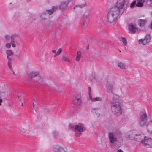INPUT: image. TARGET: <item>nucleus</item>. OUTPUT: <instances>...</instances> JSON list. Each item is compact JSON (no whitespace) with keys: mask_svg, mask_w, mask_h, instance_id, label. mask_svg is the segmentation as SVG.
Wrapping results in <instances>:
<instances>
[{"mask_svg":"<svg viewBox=\"0 0 152 152\" xmlns=\"http://www.w3.org/2000/svg\"><path fill=\"white\" fill-rule=\"evenodd\" d=\"M115 87L114 82L108 83L106 86L107 92L111 93L113 96L110 99L112 113L115 115H121L122 110L120 105L119 97L117 95L113 94V92L115 89Z\"/></svg>","mask_w":152,"mask_h":152,"instance_id":"f257e3e1","label":"nucleus"},{"mask_svg":"<svg viewBox=\"0 0 152 152\" xmlns=\"http://www.w3.org/2000/svg\"><path fill=\"white\" fill-rule=\"evenodd\" d=\"M128 3L125 0H118L116 6L111 8L108 13L118 18L120 13L122 14L126 9Z\"/></svg>","mask_w":152,"mask_h":152,"instance_id":"f03ea898","label":"nucleus"},{"mask_svg":"<svg viewBox=\"0 0 152 152\" xmlns=\"http://www.w3.org/2000/svg\"><path fill=\"white\" fill-rule=\"evenodd\" d=\"M147 115L146 111L143 110L140 114L138 123L140 127H147L148 124L147 122Z\"/></svg>","mask_w":152,"mask_h":152,"instance_id":"7ed1b4c3","label":"nucleus"},{"mask_svg":"<svg viewBox=\"0 0 152 152\" xmlns=\"http://www.w3.org/2000/svg\"><path fill=\"white\" fill-rule=\"evenodd\" d=\"M69 127L75 132V136L77 137H79L82 134V133L83 131V126L79 125L70 126Z\"/></svg>","mask_w":152,"mask_h":152,"instance_id":"20e7f679","label":"nucleus"},{"mask_svg":"<svg viewBox=\"0 0 152 152\" xmlns=\"http://www.w3.org/2000/svg\"><path fill=\"white\" fill-rule=\"evenodd\" d=\"M108 136L110 141L111 143H115V146L116 145L117 148H118L120 147V145L118 144L119 142L117 140V138L115 137L114 134L113 133H109Z\"/></svg>","mask_w":152,"mask_h":152,"instance_id":"39448f33","label":"nucleus"},{"mask_svg":"<svg viewBox=\"0 0 152 152\" xmlns=\"http://www.w3.org/2000/svg\"><path fill=\"white\" fill-rule=\"evenodd\" d=\"M142 143L147 147H152V139L145 136L142 141Z\"/></svg>","mask_w":152,"mask_h":152,"instance_id":"423d86ee","label":"nucleus"},{"mask_svg":"<svg viewBox=\"0 0 152 152\" xmlns=\"http://www.w3.org/2000/svg\"><path fill=\"white\" fill-rule=\"evenodd\" d=\"M107 22L110 24L114 25L116 22L117 18L108 13L107 15Z\"/></svg>","mask_w":152,"mask_h":152,"instance_id":"0eeeda50","label":"nucleus"},{"mask_svg":"<svg viewBox=\"0 0 152 152\" xmlns=\"http://www.w3.org/2000/svg\"><path fill=\"white\" fill-rule=\"evenodd\" d=\"M53 152H66L62 147L58 145L53 146Z\"/></svg>","mask_w":152,"mask_h":152,"instance_id":"6e6552de","label":"nucleus"},{"mask_svg":"<svg viewBox=\"0 0 152 152\" xmlns=\"http://www.w3.org/2000/svg\"><path fill=\"white\" fill-rule=\"evenodd\" d=\"M128 28L129 32L131 33H134L138 29L136 25L134 23H130L129 25Z\"/></svg>","mask_w":152,"mask_h":152,"instance_id":"1a4fd4ad","label":"nucleus"},{"mask_svg":"<svg viewBox=\"0 0 152 152\" xmlns=\"http://www.w3.org/2000/svg\"><path fill=\"white\" fill-rule=\"evenodd\" d=\"M151 38L149 34H148L146 35L145 37L143 40L140 39L139 40V43H141L143 45H145L150 42Z\"/></svg>","mask_w":152,"mask_h":152,"instance_id":"9d476101","label":"nucleus"},{"mask_svg":"<svg viewBox=\"0 0 152 152\" xmlns=\"http://www.w3.org/2000/svg\"><path fill=\"white\" fill-rule=\"evenodd\" d=\"M58 8L57 6H53L51 9L47 10H46V12L49 15H51L57 10Z\"/></svg>","mask_w":152,"mask_h":152,"instance_id":"9b49d317","label":"nucleus"},{"mask_svg":"<svg viewBox=\"0 0 152 152\" xmlns=\"http://www.w3.org/2000/svg\"><path fill=\"white\" fill-rule=\"evenodd\" d=\"M67 4L66 1L61 3L59 6V9L62 11L65 10L67 7Z\"/></svg>","mask_w":152,"mask_h":152,"instance_id":"f8f14e48","label":"nucleus"},{"mask_svg":"<svg viewBox=\"0 0 152 152\" xmlns=\"http://www.w3.org/2000/svg\"><path fill=\"white\" fill-rule=\"evenodd\" d=\"M40 72H39L33 71L29 73L28 74V76L31 78L34 77L38 75H39Z\"/></svg>","mask_w":152,"mask_h":152,"instance_id":"ddd939ff","label":"nucleus"},{"mask_svg":"<svg viewBox=\"0 0 152 152\" xmlns=\"http://www.w3.org/2000/svg\"><path fill=\"white\" fill-rule=\"evenodd\" d=\"M118 67L121 69H126L128 68V66L122 62L118 63L117 64Z\"/></svg>","mask_w":152,"mask_h":152,"instance_id":"4468645a","label":"nucleus"},{"mask_svg":"<svg viewBox=\"0 0 152 152\" xmlns=\"http://www.w3.org/2000/svg\"><path fill=\"white\" fill-rule=\"evenodd\" d=\"M126 137L131 140L134 139V134L132 132H127L126 134Z\"/></svg>","mask_w":152,"mask_h":152,"instance_id":"2eb2a0df","label":"nucleus"},{"mask_svg":"<svg viewBox=\"0 0 152 152\" xmlns=\"http://www.w3.org/2000/svg\"><path fill=\"white\" fill-rule=\"evenodd\" d=\"M147 128L148 132L150 133H152V120L148 123Z\"/></svg>","mask_w":152,"mask_h":152,"instance_id":"dca6fc26","label":"nucleus"},{"mask_svg":"<svg viewBox=\"0 0 152 152\" xmlns=\"http://www.w3.org/2000/svg\"><path fill=\"white\" fill-rule=\"evenodd\" d=\"M13 52L10 50H8L6 51V53L7 55V58L8 60H11V59L10 56L12 55L13 54Z\"/></svg>","mask_w":152,"mask_h":152,"instance_id":"f3484780","label":"nucleus"},{"mask_svg":"<svg viewBox=\"0 0 152 152\" xmlns=\"http://www.w3.org/2000/svg\"><path fill=\"white\" fill-rule=\"evenodd\" d=\"M62 60L64 62H69L71 60L68 55H62Z\"/></svg>","mask_w":152,"mask_h":152,"instance_id":"a211bd4d","label":"nucleus"},{"mask_svg":"<svg viewBox=\"0 0 152 152\" xmlns=\"http://www.w3.org/2000/svg\"><path fill=\"white\" fill-rule=\"evenodd\" d=\"M147 21L144 19H139L138 20V23L140 26H144L146 23Z\"/></svg>","mask_w":152,"mask_h":152,"instance_id":"6ab92c4d","label":"nucleus"},{"mask_svg":"<svg viewBox=\"0 0 152 152\" xmlns=\"http://www.w3.org/2000/svg\"><path fill=\"white\" fill-rule=\"evenodd\" d=\"M75 100L76 101H77L76 102H75L74 103V104L75 105L78 106H79L80 105L81 102V100L80 99V97L79 98H77V97H75Z\"/></svg>","mask_w":152,"mask_h":152,"instance_id":"aec40b11","label":"nucleus"},{"mask_svg":"<svg viewBox=\"0 0 152 152\" xmlns=\"http://www.w3.org/2000/svg\"><path fill=\"white\" fill-rule=\"evenodd\" d=\"M144 1L145 0H137V2L136 4V6L139 7H142Z\"/></svg>","mask_w":152,"mask_h":152,"instance_id":"412c9836","label":"nucleus"},{"mask_svg":"<svg viewBox=\"0 0 152 152\" xmlns=\"http://www.w3.org/2000/svg\"><path fill=\"white\" fill-rule=\"evenodd\" d=\"M81 56V52L80 51L77 52L75 58V60L77 62H78L79 61Z\"/></svg>","mask_w":152,"mask_h":152,"instance_id":"4be33fe9","label":"nucleus"},{"mask_svg":"<svg viewBox=\"0 0 152 152\" xmlns=\"http://www.w3.org/2000/svg\"><path fill=\"white\" fill-rule=\"evenodd\" d=\"M89 16V14L87 12H85L83 16V18L84 20H85L86 22H87L88 21V18Z\"/></svg>","mask_w":152,"mask_h":152,"instance_id":"5701e85b","label":"nucleus"},{"mask_svg":"<svg viewBox=\"0 0 152 152\" xmlns=\"http://www.w3.org/2000/svg\"><path fill=\"white\" fill-rule=\"evenodd\" d=\"M37 81H38L40 83H44L45 82V80L44 77L40 76H38V77L37 80Z\"/></svg>","mask_w":152,"mask_h":152,"instance_id":"b1692460","label":"nucleus"},{"mask_svg":"<svg viewBox=\"0 0 152 152\" xmlns=\"http://www.w3.org/2000/svg\"><path fill=\"white\" fill-rule=\"evenodd\" d=\"M90 99L92 101L95 102L96 101H102V99L100 97H96L94 98H92L91 95L89 96Z\"/></svg>","mask_w":152,"mask_h":152,"instance_id":"393cba45","label":"nucleus"},{"mask_svg":"<svg viewBox=\"0 0 152 152\" xmlns=\"http://www.w3.org/2000/svg\"><path fill=\"white\" fill-rule=\"evenodd\" d=\"M144 137V136L139 135L136 138V140L139 142H142V141L143 140Z\"/></svg>","mask_w":152,"mask_h":152,"instance_id":"a878e982","label":"nucleus"},{"mask_svg":"<svg viewBox=\"0 0 152 152\" xmlns=\"http://www.w3.org/2000/svg\"><path fill=\"white\" fill-rule=\"evenodd\" d=\"M47 15L46 12H43L41 16V18L43 20H45L47 19Z\"/></svg>","mask_w":152,"mask_h":152,"instance_id":"bb28decb","label":"nucleus"},{"mask_svg":"<svg viewBox=\"0 0 152 152\" xmlns=\"http://www.w3.org/2000/svg\"><path fill=\"white\" fill-rule=\"evenodd\" d=\"M62 50L61 48L59 49L56 52V54L54 56V57H56L57 56L59 55L61 53Z\"/></svg>","mask_w":152,"mask_h":152,"instance_id":"cd10ccee","label":"nucleus"},{"mask_svg":"<svg viewBox=\"0 0 152 152\" xmlns=\"http://www.w3.org/2000/svg\"><path fill=\"white\" fill-rule=\"evenodd\" d=\"M121 38L124 45L125 46L126 45H127V43L126 39L125 38H124L123 37H121Z\"/></svg>","mask_w":152,"mask_h":152,"instance_id":"c85d7f7f","label":"nucleus"},{"mask_svg":"<svg viewBox=\"0 0 152 152\" xmlns=\"http://www.w3.org/2000/svg\"><path fill=\"white\" fill-rule=\"evenodd\" d=\"M11 60H8V65L10 69L12 70V66L11 65Z\"/></svg>","mask_w":152,"mask_h":152,"instance_id":"c756f323","label":"nucleus"},{"mask_svg":"<svg viewBox=\"0 0 152 152\" xmlns=\"http://www.w3.org/2000/svg\"><path fill=\"white\" fill-rule=\"evenodd\" d=\"M4 37L5 39L7 41L9 40L10 39H12L11 36L7 35H5Z\"/></svg>","mask_w":152,"mask_h":152,"instance_id":"7c9ffc66","label":"nucleus"},{"mask_svg":"<svg viewBox=\"0 0 152 152\" xmlns=\"http://www.w3.org/2000/svg\"><path fill=\"white\" fill-rule=\"evenodd\" d=\"M86 5V4H83L81 5H78L75 6L74 8V9H75L76 7H79L80 8H82L84 7Z\"/></svg>","mask_w":152,"mask_h":152,"instance_id":"2f4dec72","label":"nucleus"},{"mask_svg":"<svg viewBox=\"0 0 152 152\" xmlns=\"http://www.w3.org/2000/svg\"><path fill=\"white\" fill-rule=\"evenodd\" d=\"M18 37V35L16 34H14L11 36L12 37V39L11 41H12V40H14V39L15 38Z\"/></svg>","mask_w":152,"mask_h":152,"instance_id":"473e14b6","label":"nucleus"},{"mask_svg":"<svg viewBox=\"0 0 152 152\" xmlns=\"http://www.w3.org/2000/svg\"><path fill=\"white\" fill-rule=\"evenodd\" d=\"M93 110L95 111V113L96 115V116L98 117H99L100 115V114L98 113H97L95 108L93 109Z\"/></svg>","mask_w":152,"mask_h":152,"instance_id":"72a5a7b5","label":"nucleus"},{"mask_svg":"<svg viewBox=\"0 0 152 152\" xmlns=\"http://www.w3.org/2000/svg\"><path fill=\"white\" fill-rule=\"evenodd\" d=\"M136 1L134 0L130 4V7L131 8H132L136 4Z\"/></svg>","mask_w":152,"mask_h":152,"instance_id":"f704fd0d","label":"nucleus"},{"mask_svg":"<svg viewBox=\"0 0 152 152\" xmlns=\"http://www.w3.org/2000/svg\"><path fill=\"white\" fill-rule=\"evenodd\" d=\"M58 135V134L57 132L54 131L53 132V136L54 137H56Z\"/></svg>","mask_w":152,"mask_h":152,"instance_id":"c9c22d12","label":"nucleus"},{"mask_svg":"<svg viewBox=\"0 0 152 152\" xmlns=\"http://www.w3.org/2000/svg\"><path fill=\"white\" fill-rule=\"evenodd\" d=\"M15 41L14 40H12L11 41V43L12 44V46L13 47L15 48L16 47V45L14 43Z\"/></svg>","mask_w":152,"mask_h":152,"instance_id":"e433bc0d","label":"nucleus"},{"mask_svg":"<svg viewBox=\"0 0 152 152\" xmlns=\"http://www.w3.org/2000/svg\"><path fill=\"white\" fill-rule=\"evenodd\" d=\"M11 43H7L6 44V47L8 48H11Z\"/></svg>","mask_w":152,"mask_h":152,"instance_id":"4c0bfd02","label":"nucleus"},{"mask_svg":"<svg viewBox=\"0 0 152 152\" xmlns=\"http://www.w3.org/2000/svg\"><path fill=\"white\" fill-rule=\"evenodd\" d=\"M37 102V101L35 100H33V107L34 109H37V107L35 106V105L34 104V102Z\"/></svg>","mask_w":152,"mask_h":152,"instance_id":"58836bf2","label":"nucleus"},{"mask_svg":"<svg viewBox=\"0 0 152 152\" xmlns=\"http://www.w3.org/2000/svg\"><path fill=\"white\" fill-rule=\"evenodd\" d=\"M88 91H89V96L91 95V88L90 87H88Z\"/></svg>","mask_w":152,"mask_h":152,"instance_id":"ea45409f","label":"nucleus"},{"mask_svg":"<svg viewBox=\"0 0 152 152\" xmlns=\"http://www.w3.org/2000/svg\"><path fill=\"white\" fill-rule=\"evenodd\" d=\"M73 0H68L66 2V3L68 5V4L73 1Z\"/></svg>","mask_w":152,"mask_h":152,"instance_id":"a19ab883","label":"nucleus"},{"mask_svg":"<svg viewBox=\"0 0 152 152\" xmlns=\"http://www.w3.org/2000/svg\"><path fill=\"white\" fill-rule=\"evenodd\" d=\"M117 152H123L122 150H121L120 149H119L118 150Z\"/></svg>","mask_w":152,"mask_h":152,"instance_id":"79ce46f5","label":"nucleus"},{"mask_svg":"<svg viewBox=\"0 0 152 152\" xmlns=\"http://www.w3.org/2000/svg\"><path fill=\"white\" fill-rule=\"evenodd\" d=\"M17 97H18V99H19V101H20V100H21V98H20V96H19V95H18L17 96Z\"/></svg>","mask_w":152,"mask_h":152,"instance_id":"37998d69","label":"nucleus"},{"mask_svg":"<svg viewBox=\"0 0 152 152\" xmlns=\"http://www.w3.org/2000/svg\"><path fill=\"white\" fill-rule=\"evenodd\" d=\"M2 102V99H0V106L1 105V103Z\"/></svg>","mask_w":152,"mask_h":152,"instance_id":"c03bdc74","label":"nucleus"},{"mask_svg":"<svg viewBox=\"0 0 152 152\" xmlns=\"http://www.w3.org/2000/svg\"><path fill=\"white\" fill-rule=\"evenodd\" d=\"M52 51L54 53H55V54H56V51L55 50H52Z\"/></svg>","mask_w":152,"mask_h":152,"instance_id":"a18cd8bd","label":"nucleus"},{"mask_svg":"<svg viewBox=\"0 0 152 152\" xmlns=\"http://www.w3.org/2000/svg\"><path fill=\"white\" fill-rule=\"evenodd\" d=\"M13 74L14 75H16V74L13 71Z\"/></svg>","mask_w":152,"mask_h":152,"instance_id":"49530a36","label":"nucleus"},{"mask_svg":"<svg viewBox=\"0 0 152 152\" xmlns=\"http://www.w3.org/2000/svg\"><path fill=\"white\" fill-rule=\"evenodd\" d=\"M84 24H87V22L86 23V22H84Z\"/></svg>","mask_w":152,"mask_h":152,"instance_id":"de8ad7c7","label":"nucleus"},{"mask_svg":"<svg viewBox=\"0 0 152 152\" xmlns=\"http://www.w3.org/2000/svg\"><path fill=\"white\" fill-rule=\"evenodd\" d=\"M31 0H27V1H30Z\"/></svg>","mask_w":152,"mask_h":152,"instance_id":"09e8293b","label":"nucleus"},{"mask_svg":"<svg viewBox=\"0 0 152 152\" xmlns=\"http://www.w3.org/2000/svg\"><path fill=\"white\" fill-rule=\"evenodd\" d=\"M23 103H22V104H21V105H22V106H23Z\"/></svg>","mask_w":152,"mask_h":152,"instance_id":"8fccbe9b","label":"nucleus"}]
</instances>
